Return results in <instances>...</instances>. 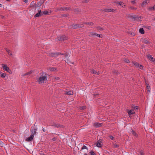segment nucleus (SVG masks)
Returning a JSON list of instances; mask_svg holds the SVG:
<instances>
[{
    "label": "nucleus",
    "instance_id": "1",
    "mask_svg": "<svg viewBox=\"0 0 155 155\" xmlns=\"http://www.w3.org/2000/svg\"><path fill=\"white\" fill-rule=\"evenodd\" d=\"M48 77L47 74L45 72L40 73L38 75V78L37 79L38 83L42 84L46 83Z\"/></svg>",
    "mask_w": 155,
    "mask_h": 155
},
{
    "label": "nucleus",
    "instance_id": "2",
    "mask_svg": "<svg viewBox=\"0 0 155 155\" xmlns=\"http://www.w3.org/2000/svg\"><path fill=\"white\" fill-rule=\"evenodd\" d=\"M68 39L69 38L68 36L65 35H63L58 36L56 39L57 41H63Z\"/></svg>",
    "mask_w": 155,
    "mask_h": 155
},
{
    "label": "nucleus",
    "instance_id": "3",
    "mask_svg": "<svg viewBox=\"0 0 155 155\" xmlns=\"http://www.w3.org/2000/svg\"><path fill=\"white\" fill-rule=\"evenodd\" d=\"M2 65L3 69L4 71H6L7 72L10 74H11L12 73L11 70L7 66L6 64H3Z\"/></svg>",
    "mask_w": 155,
    "mask_h": 155
},
{
    "label": "nucleus",
    "instance_id": "4",
    "mask_svg": "<svg viewBox=\"0 0 155 155\" xmlns=\"http://www.w3.org/2000/svg\"><path fill=\"white\" fill-rule=\"evenodd\" d=\"M83 27L84 25L83 24H73L71 28L74 29H75L77 28H81Z\"/></svg>",
    "mask_w": 155,
    "mask_h": 155
},
{
    "label": "nucleus",
    "instance_id": "5",
    "mask_svg": "<svg viewBox=\"0 0 155 155\" xmlns=\"http://www.w3.org/2000/svg\"><path fill=\"white\" fill-rule=\"evenodd\" d=\"M37 130V128L36 127L34 126L33 127H32L31 129V133L32 134V135H33L34 136L35 134H36V131Z\"/></svg>",
    "mask_w": 155,
    "mask_h": 155
},
{
    "label": "nucleus",
    "instance_id": "6",
    "mask_svg": "<svg viewBox=\"0 0 155 155\" xmlns=\"http://www.w3.org/2000/svg\"><path fill=\"white\" fill-rule=\"evenodd\" d=\"M60 54H61V53H58L55 52L54 53H50L48 54V55L49 56L52 57H55L57 56L58 55H59Z\"/></svg>",
    "mask_w": 155,
    "mask_h": 155
},
{
    "label": "nucleus",
    "instance_id": "7",
    "mask_svg": "<svg viewBox=\"0 0 155 155\" xmlns=\"http://www.w3.org/2000/svg\"><path fill=\"white\" fill-rule=\"evenodd\" d=\"M133 63L136 68H139L140 69H143V67L142 65H140V64L137 62L134 61L133 62Z\"/></svg>",
    "mask_w": 155,
    "mask_h": 155
},
{
    "label": "nucleus",
    "instance_id": "8",
    "mask_svg": "<svg viewBox=\"0 0 155 155\" xmlns=\"http://www.w3.org/2000/svg\"><path fill=\"white\" fill-rule=\"evenodd\" d=\"M89 36H97L99 37H100V35L97 33H96L92 31L90 32L89 33Z\"/></svg>",
    "mask_w": 155,
    "mask_h": 155
},
{
    "label": "nucleus",
    "instance_id": "9",
    "mask_svg": "<svg viewBox=\"0 0 155 155\" xmlns=\"http://www.w3.org/2000/svg\"><path fill=\"white\" fill-rule=\"evenodd\" d=\"M29 7L30 8H36L37 7V6L35 1H33L31 2L30 5Z\"/></svg>",
    "mask_w": 155,
    "mask_h": 155
},
{
    "label": "nucleus",
    "instance_id": "10",
    "mask_svg": "<svg viewBox=\"0 0 155 155\" xmlns=\"http://www.w3.org/2000/svg\"><path fill=\"white\" fill-rule=\"evenodd\" d=\"M147 58L153 62H155V59L150 54H148L147 55Z\"/></svg>",
    "mask_w": 155,
    "mask_h": 155
},
{
    "label": "nucleus",
    "instance_id": "11",
    "mask_svg": "<svg viewBox=\"0 0 155 155\" xmlns=\"http://www.w3.org/2000/svg\"><path fill=\"white\" fill-rule=\"evenodd\" d=\"M43 15L42 12H41V10H38V13H37L35 16V17H38L39 16H41Z\"/></svg>",
    "mask_w": 155,
    "mask_h": 155
},
{
    "label": "nucleus",
    "instance_id": "12",
    "mask_svg": "<svg viewBox=\"0 0 155 155\" xmlns=\"http://www.w3.org/2000/svg\"><path fill=\"white\" fill-rule=\"evenodd\" d=\"M101 143V140H99L97 141V143L96 144V146L97 147H101L102 146Z\"/></svg>",
    "mask_w": 155,
    "mask_h": 155
},
{
    "label": "nucleus",
    "instance_id": "13",
    "mask_svg": "<svg viewBox=\"0 0 155 155\" xmlns=\"http://www.w3.org/2000/svg\"><path fill=\"white\" fill-rule=\"evenodd\" d=\"M33 137L34 136L33 135L31 134L29 137L27 138L26 139V140L28 141H31L33 139Z\"/></svg>",
    "mask_w": 155,
    "mask_h": 155
},
{
    "label": "nucleus",
    "instance_id": "14",
    "mask_svg": "<svg viewBox=\"0 0 155 155\" xmlns=\"http://www.w3.org/2000/svg\"><path fill=\"white\" fill-rule=\"evenodd\" d=\"M126 16L127 17L132 19H135V18H139V16H137V17H133L132 16L129 14H127L126 15Z\"/></svg>",
    "mask_w": 155,
    "mask_h": 155
},
{
    "label": "nucleus",
    "instance_id": "15",
    "mask_svg": "<svg viewBox=\"0 0 155 155\" xmlns=\"http://www.w3.org/2000/svg\"><path fill=\"white\" fill-rule=\"evenodd\" d=\"M147 9L149 11H154L155 10V5L152 7H149Z\"/></svg>",
    "mask_w": 155,
    "mask_h": 155
},
{
    "label": "nucleus",
    "instance_id": "16",
    "mask_svg": "<svg viewBox=\"0 0 155 155\" xmlns=\"http://www.w3.org/2000/svg\"><path fill=\"white\" fill-rule=\"evenodd\" d=\"M142 41L144 43L146 44H148L149 43V41H148V39L146 38H142Z\"/></svg>",
    "mask_w": 155,
    "mask_h": 155
},
{
    "label": "nucleus",
    "instance_id": "17",
    "mask_svg": "<svg viewBox=\"0 0 155 155\" xmlns=\"http://www.w3.org/2000/svg\"><path fill=\"white\" fill-rule=\"evenodd\" d=\"M44 2L43 1H40L37 3L36 5L37 7H40L42 5Z\"/></svg>",
    "mask_w": 155,
    "mask_h": 155
},
{
    "label": "nucleus",
    "instance_id": "18",
    "mask_svg": "<svg viewBox=\"0 0 155 155\" xmlns=\"http://www.w3.org/2000/svg\"><path fill=\"white\" fill-rule=\"evenodd\" d=\"M93 126L94 127H100L101 126V124L98 123H95L94 124Z\"/></svg>",
    "mask_w": 155,
    "mask_h": 155
},
{
    "label": "nucleus",
    "instance_id": "19",
    "mask_svg": "<svg viewBox=\"0 0 155 155\" xmlns=\"http://www.w3.org/2000/svg\"><path fill=\"white\" fill-rule=\"evenodd\" d=\"M33 71H31L28 72L26 73L23 74L22 76H25L26 75H28L30 74H31L33 73Z\"/></svg>",
    "mask_w": 155,
    "mask_h": 155
},
{
    "label": "nucleus",
    "instance_id": "20",
    "mask_svg": "<svg viewBox=\"0 0 155 155\" xmlns=\"http://www.w3.org/2000/svg\"><path fill=\"white\" fill-rule=\"evenodd\" d=\"M48 70L50 71H57V69L55 68L50 67L49 68Z\"/></svg>",
    "mask_w": 155,
    "mask_h": 155
},
{
    "label": "nucleus",
    "instance_id": "21",
    "mask_svg": "<svg viewBox=\"0 0 155 155\" xmlns=\"http://www.w3.org/2000/svg\"><path fill=\"white\" fill-rule=\"evenodd\" d=\"M51 13V12H49L48 11H45L43 12L42 13V14L43 15H49Z\"/></svg>",
    "mask_w": 155,
    "mask_h": 155
},
{
    "label": "nucleus",
    "instance_id": "22",
    "mask_svg": "<svg viewBox=\"0 0 155 155\" xmlns=\"http://www.w3.org/2000/svg\"><path fill=\"white\" fill-rule=\"evenodd\" d=\"M117 4L120 5L122 6V7L124 8L126 6L125 4L122 2H120L118 3Z\"/></svg>",
    "mask_w": 155,
    "mask_h": 155
},
{
    "label": "nucleus",
    "instance_id": "23",
    "mask_svg": "<svg viewBox=\"0 0 155 155\" xmlns=\"http://www.w3.org/2000/svg\"><path fill=\"white\" fill-rule=\"evenodd\" d=\"M83 23L87 25H94V23L92 22H84Z\"/></svg>",
    "mask_w": 155,
    "mask_h": 155
},
{
    "label": "nucleus",
    "instance_id": "24",
    "mask_svg": "<svg viewBox=\"0 0 155 155\" xmlns=\"http://www.w3.org/2000/svg\"><path fill=\"white\" fill-rule=\"evenodd\" d=\"M135 113L134 111L133 110H131L128 111V113L129 116H131L133 114Z\"/></svg>",
    "mask_w": 155,
    "mask_h": 155
},
{
    "label": "nucleus",
    "instance_id": "25",
    "mask_svg": "<svg viewBox=\"0 0 155 155\" xmlns=\"http://www.w3.org/2000/svg\"><path fill=\"white\" fill-rule=\"evenodd\" d=\"M91 72L92 74H99L100 73L99 71L97 72L96 71L92 69L91 71Z\"/></svg>",
    "mask_w": 155,
    "mask_h": 155
},
{
    "label": "nucleus",
    "instance_id": "26",
    "mask_svg": "<svg viewBox=\"0 0 155 155\" xmlns=\"http://www.w3.org/2000/svg\"><path fill=\"white\" fill-rule=\"evenodd\" d=\"M73 91H68V92H66L65 93V94H67V95H73Z\"/></svg>",
    "mask_w": 155,
    "mask_h": 155
},
{
    "label": "nucleus",
    "instance_id": "27",
    "mask_svg": "<svg viewBox=\"0 0 155 155\" xmlns=\"http://www.w3.org/2000/svg\"><path fill=\"white\" fill-rule=\"evenodd\" d=\"M147 3H148V2H147V1H144L141 4V6L142 7H143L144 5H146Z\"/></svg>",
    "mask_w": 155,
    "mask_h": 155
},
{
    "label": "nucleus",
    "instance_id": "28",
    "mask_svg": "<svg viewBox=\"0 0 155 155\" xmlns=\"http://www.w3.org/2000/svg\"><path fill=\"white\" fill-rule=\"evenodd\" d=\"M139 31L140 33L141 34H144V31L143 28H140L139 29Z\"/></svg>",
    "mask_w": 155,
    "mask_h": 155
},
{
    "label": "nucleus",
    "instance_id": "29",
    "mask_svg": "<svg viewBox=\"0 0 155 155\" xmlns=\"http://www.w3.org/2000/svg\"><path fill=\"white\" fill-rule=\"evenodd\" d=\"M64 11V8H56V11Z\"/></svg>",
    "mask_w": 155,
    "mask_h": 155
},
{
    "label": "nucleus",
    "instance_id": "30",
    "mask_svg": "<svg viewBox=\"0 0 155 155\" xmlns=\"http://www.w3.org/2000/svg\"><path fill=\"white\" fill-rule=\"evenodd\" d=\"M6 51L9 55H12V52L10 49H7Z\"/></svg>",
    "mask_w": 155,
    "mask_h": 155
},
{
    "label": "nucleus",
    "instance_id": "31",
    "mask_svg": "<svg viewBox=\"0 0 155 155\" xmlns=\"http://www.w3.org/2000/svg\"><path fill=\"white\" fill-rule=\"evenodd\" d=\"M115 11L114 9L112 8H108V12H114Z\"/></svg>",
    "mask_w": 155,
    "mask_h": 155
},
{
    "label": "nucleus",
    "instance_id": "32",
    "mask_svg": "<svg viewBox=\"0 0 155 155\" xmlns=\"http://www.w3.org/2000/svg\"><path fill=\"white\" fill-rule=\"evenodd\" d=\"M124 60L125 62L127 63H129L130 62V61L128 59L125 58L124 59Z\"/></svg>",
    "mask_w": 155,
    "mask_h": 155
},
{
    "label": "nucleus",
    "instance_id": "33",
    "mask_svg": "<svg viewBox=\"0 0 155 155\" xmlns=\"http://www.w3.org/2000/svg\"><path fill=\"white\" fill-rule=\"evenodd\" d=\"M132 133L133 135L135 136V137H137V134L135 133L134 131L132 130Z\"/></svg>",
    "mask_w": 155,
    "mask_h": 155
},
{
    "label": "nucleus",
    "instance_id": "34",
    "mask_svg": "<svg viewBox=\"0 0 155 155\" xmlns=\"http://www.w3.org/2000/svg\"><path fill=\"white\" fill-rule=\"evenodd\" d=\"M6 75L4 73H1L0 76H1L2 78H5Z\"/></svg>",
    "mask_w": 155,
    "mask_h": 155
},
{
    "label": "nucleus",
    "instance_id": "35",
    "mask_svg": "<svg viewBox=\"0 0 155 155\" xmlns=\"http://www.w3.org/2000/svg\"><path fill=\"white\" fill-rule=\"evenodd\" d=\"M71 9L70 8H68V7L64 8V11L70 10Z\"/></svg>",
    "mask_w": 155,
    "mask_h": 155
},
{
    "label": "nucleus",
    "instance_id": "36",
    "mask_svg": "<svg viewBox=\"0 0 155 155\" xmlns=\"http://www.w3.org/2000/svg\"><path fill=\"white\" fill-rule=\"evenodd\" d=\"M97 30H103V29L101 27L99 26H97L96 27Z\"/></svg>",
    "mask_w": 155,
    "mask_h": 155
},
{
    "label": "nucleus",
    "instance_id": "37",
    "mask_svg": "<svg viewBox=\"0 0 155 155\" xmlns=\"http://www.w3.org/2000/svg\"><path fill=\"white\" fill-rule=\"evenodd\" d=\"M149 84H147V90L149 92H150V86H148Z\"/></svg>",
    "mask_w": 155,
    "mask_h": 155
},
{
    "label": "nucleus",
    "instance_id": "38",
    "mask_svg": "<svg viewBox=\"0 0 155 155\" xmlns=\"http://www.w3.org/2000/svg\"><path fill=\"white\" fill-rule=\"evenodd\" d=\"M90 155H96L95 153L92 151L90 152Z\"/></svg>",
    "mask_w": 155,
    "mask_h": 155
},
{
    "label": "nucleus",
    "instance_id": "39",
    "mask_svg": "<svg viewBox=\"0 0 155 155\" xmlns=\"http://www.w3.org/2000/svg\"><path fill=\"white\" fill-rule=\"evenodd\" d=\"M84 149H87V148L86 146L84 145L83 146V147L82 148V150Z\"/></svg>",
    "mask_w": 155,
    "mask_h": 155
},
{
    "label": "nucleus",
    "instance_id": "40",
    "mask_svg": "<svg viewBox=\"0 0 155 155\" xmlns=\"http://www.w3.org/2000/svg\"><path fill=\"white\" fill-rule=\"evenodd\" d=\"M102 11H104V12H108V8H106L104 9V10H102Z\"/></svg>",
    "mask_w": 155,
    "mask_h": 155
},
{
    "label": "nucleus",
    "instance_id": "41",
    "mask_svg": "<svg viewBox=\"0 0 155 155\" xmlns=\"http://www.w3.org/2000/svg\"><path fill=\"white\" fill-rule=\"evenodd\" d=\"M114 146L115 147H119L117 143H114Z\"/></svg>",
    "mask_w": 155,
    "mask_h": 155
},
{
    "label": "nucleus",
    "instance_id": "42",
    "mask_svg": "<svg viewBox=\"0 0 155 155\" xmlns=\"http://www.w3.org/2000/svg\"><path fill=\"white\" fill-rule=\"evenodd\" d=\"M113 72L114 74H119L118 72L116 71H113Z\"/></svg>",
    "mask_w": 155,
    "mask_h": 155
},
{
    "label": "nucleus",
    "instance_id": "43",
    "mask_svg": "<svg viewBox=\"0 0 155 155\" xmlns=\"http://www.w3.org/2000/svg\"><path fill=\"white\" fill-rule=\"evenodd\" d=\"M130 8L131 9H136V8L132 6H130Z\"/></svg>",
    "mask_w": 155,
    "mask_h": 155
},
{
    "label": "nucleus",
    "instance_id": "44",
    "mask_svg": "<svg viewBox=\"0 0 155 155\" xmlns=\"http://www.w3.org/2000/svg\"><path fill=\"white\" fill-rule=\"evenodd\" d=\"M140 155H144L143 152L142 151H141L140 152Z\"/></svg>",
    "mask_w": 155,
    "mask_h": 155
},
{
    "label": "nucleus",
    "instance_id": "45",
    "mask_svg": "<svg viewBox=\"0 0 155 155\" xmlns=\"http://www.w3.org/2000/svg\"><path fill=\"white\" fill-rule=\"evenodd\" d=\"M109 137L112 140H113V139H114V137H113V136H109Z\"/></svg>",
    "mask_w": 155,
    "mask_h": 155
},
{
    "label": "nucleus",
    "instance_id": "46",
    "mask_svg": "<svg viewBox=\"0 0 155 155\" xmlns=\"http://www.w3.org/2000/svg\"><path fill=\"white\" fill-rule=\"evenodd\" d=\"M132 107L133 108H134V109H138V107L137 106H136V107L134 106V107Z\"/></svg>",
    "mask_w": 155,
    "mask_h": 155
},
{
    "label": "nucleus",
    "instance_id": "47",
    "mask_svg": "<svg viewBox=\"0 0 155 155\" xmlns=\"http://www.w3.org/2000/svg\"><path fill=\"white\" fill-rule=\"evenodd\" d=\"M135 0H133V1H131V2L132 4H134L135 3Z\"/></svg>",
    "mask_w": 155,
    "mask_h": 155
},
{
    "label": "nucleus",
    "instance_id": "48",
    "mask_svg": "<svg viewBox=\"0 0 155 155\" xmlns=\"http://www.w3.org/2000/svg\"><path fill=\"white\" fill-rule=\"evenodd\" d=\"M54 78L55 80H58L59 79V78L58 77H55Z\"/></svg>",
    "mask_w": 155,
    "mask_h": 155
},
{
    "label": "nucleus",
    "instance_id": "49",
    "mask_svg": "<svg viewBox=\"0 0 155 155\" xmlns=\"http://www.w3.org/2000/svg\"><path fill=\"white\" fill-rule=\"evenodd\" d=\"M89 1V0H86L83 2L84 3H87Z\"/></svg>",
    "mask_w": 155,
    "mask_h": 155
},
{
    "label": "nucleus",
    "instance_id": "50",
    "mask_svg": "<svg viewBox=\"0 0 155 155\" xmlns=\"http://www.w3.org/2000/svg\"><path fill=\"white\" fill-rule=\"evenodd\" d=\"M24 2L27 3H28V0H25Z\"/></svg>",
    "mask_w": 155,
    "mask_h": 155
},
{
    "label": "nucleus",
    "instance_id": "51",
    "mask_svg": "<svg viewBox=\"0 0 155 155\" xmlns=\"http://www.w3.org/2000/svg\"><path fill=\"white\" fill-rule=\"evenodd\" d=\"M56 126L57 127H60V125H56Z\"/></svg>",
    "mask_w": 155,
    "mask_h": 155
},
{
    "label": "nucleus",
    "instance_id": "52",
    "mask_svg": "<svg viewBox=\"0 0 155 155\" xmlns=\"http://www.w3.org/2000/svg\"><path fill=\"white\" fill-rule=\"evenodd\" d=\"M42 130H43V132H45L46 131L45 129H44V128Z\"/></svg>",
    "mask_w": 155,
    "mask_h": 155
},
{
    "label": "nucleus",
    "instance_id": "53",
    "mask_svg": "<svg viewBox=\"0 0 155 155\" xmlns=\"http://www.w3.org/2000/svg\"><path fill=\"white\" fill-rule=\"evenodd\" d=\"M82 107V109H85V107H84V106H83V107Z\"/></svg>",
    "mask_w": 155,
    "mask_h": 155
},
{
    "label": "nucleus",
    "instance_id": "54",
    "mask_svg": "<svg viewBox=\"0 0 155 155\" xmlns=\"http://www.w3.org/2000/svg\"><path fill=\"white\" fill-rule=\"evenodd\" d=\"M2 7V5L1 4H0V7Z\"/></svg>",
    "mask_w": 155,
    "mask_h": 155
},
{
    "label": "nucleus",
    "instance_id": "55",
    "mask_svg": "<svg viewBox=\"0 0 155 155\" xmlns=\"http://www.w3.org/2000/svg\"><path fill=\"white\" fill-rule=\"evenodd\" d=\"M1 17L2 18H3L4 17L3 16H1Z\"/></svg>",
    "mask_w": 155,
    "mask_h": 155
},
{
    "label": "nucleus",
    "instance_id": "56",
    "mask_svg": "<svg viewBox=\"0 0 155 155\" xmlns=\"http://www.w3.org/2000/svg\"><path fill=\"white\" fill-rule=\"evenodd\" d=\"M135 34L134 33L133 35L134 36H135Z\"/></svg>",
    "mask_w": 155,
    "mask_h": 155
},
{
    "label": "nucleus",
    "instance_id": "57",
    "mask_svg": "<svg viewBox=\"0 0 155 155\" xmlns=\"http://www.w3.org/2000/svg\"><path fill=\"white\" fill-rule=\"evenodd\" d=\"M7 1H10V0H6Z\"/></svg>",
    "mask_w": 155,
    "mask_h": 155
},
{
    "label": "nucleus",
    "instance_id": "58",
    "mask_svg": "<svg viewBox=\"0 0 155 155\" xmlns=\"http://www.w3.org/2000/svg\"><path fill=\"white\" fill-rule=\"evenodd\" d=\"M84 155H87V154L85 153L84 154Z\"/></svg>",
    "mask_w": 155,
    "mask_h": 155
}]
</instances>
